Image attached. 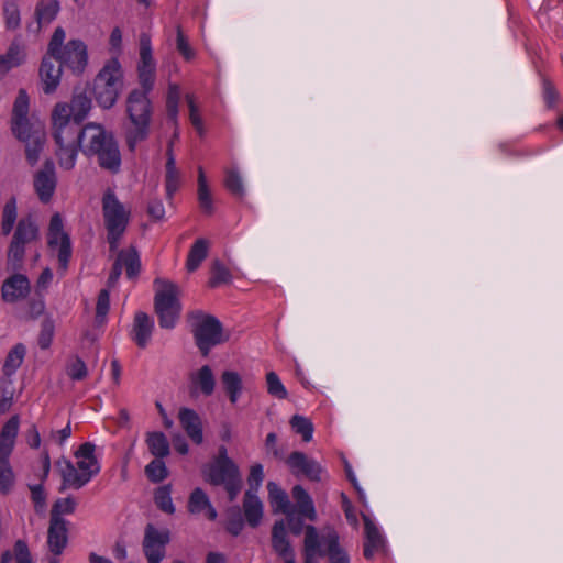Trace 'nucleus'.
I'll use <instances>...</instances> for the list:
<instances>
[{
    "label": "nucleus",
    "instance_id": "f257e3e1",
    "mask_svg": "<svg viewBox=\"0 0 563 563\" xmlns=\"http://www.w3.org/2000/svg\"><path fill=\"white\" fill-rule=\"evenodd\" d=\"M81 152L87 156H96L101 168L118 173L121 167V153L112 134L101 124L88 123L81 128Z\"/></svg>",
    "mask_w": 563,
    "mask_h": 563
},
{
    "label": "nucleus",
    "instance_id": "f03ea898",
    "mask_svg": "<svg viewBox=\"0 0 563 563\" xmlns=\"http://www.w3.org/2000/svg\"><path fill=\"white\" fill-rule=\"evenodd\" d=\"M319 556H325L328 563H351L350 554L340 544L335 529L324 527L318 531L314 526L308 525L303 539V563H316Z\"/></svg>",
    "mask_w": 563,
    "mask_h": 563
},
{
    "label": "nucleus",
    "instance_id": "7ed1b4c3",
    "mask_svg": "<svg viewBox=\"0 0 563 563\" xmlns=\"http://www.w3.org/2000/svg\"><path fill=\"white\" fill-rule=\"evenodd\" d=\"M103 225L111 252L118 250L131 221V208L124 205L113 189L107 188L101 198Z\"/></svg>",
    "mask_w": 563,
    "mask_h": 563
},
{
    "label": "nucleus",
    "instance_id": "20e7f679",
    "mask_svg": "<svg viewBox=\"0 0 563 563\" xmlns=\"http://www.w3.org/2000/svg\"><path fill=\"white\" fill-rule=\"evenodd\" d=\"M147 91L133 89L126 97V114L132 126L126 131V143L134 151L140 142L147 139L152 119V102Z\"/></svg>",
    "mask_w": 563,
    "mask_h": 563
},
{
    "label": "nucleus",
    "instance_id": "39448f33",
    "mask_svg": "<svg viewBox=\"0 0 563 563\" xmlns=\"http://www.w3.org/2000/svg\"><path fill=\"white\" fill-rule=\"evenodd\" d=\"M124 74L117 57L108 60L93 79L92 95L99 107L111 109L123 89Z\"/></svg>",
    "mask_w": 563,
    "mask_h": 563
},
{
    "label": "nucleus",
    "instance_id": "423d86ee",
    "mask_svg": "<svg viewBox=\"0 0 563 563\" xmlns=\"http://www.w3.org/2000/svg\"><path fill=\"white\" fill-rule=\"evenodd\" d=\"M154 307L158 317V324L163 329L175 328L180 316L179 288L168 280H155Z\"/></svg>",
    "mask_w": 563,
    "mask_h": 563
},
{
    "label": "nucleus",
    "instance_id": "0eeeda50",
    "mask_svg": "<svg viewBox=\"0 0 563 563\" xmlns=\"http://www.w3.org/2000/svg\"><path fill=\"white\" fill-rule=\"evenodd\" d=\"M196 344L203 356L222 342V325L220 321L201 310H194L187 316Z\"/></svg>",
    "mask_w": 563,
    "mask_h": 563
},
{
    "label": "nucleus",
    "instance_id": "6e6552de",
    "mask_svg": "<svg viewBox=\"0 0 563 563\" xmlns=\"http://www.w3.org/2000/svg\"><path fill=\"white\" fill-rule=\"evenodd\" d=\"M40 238V229L32 216L19 220L7 252V264L13 271L22 268L26 247Z\"/></svg>",
    "mask_w": 563,
    "mask_h": 563
},
{
    "label": "nucleus",
    "instance_id": "1a4fd4ad",
    "mask_svg": "<svg viewBox=\"0 0 563 563\" xmlns=\"http://www.w3.org/2000/svg\"><path fill=\"white\" fill-rule=\"evenodd\" d=\"M53 136L56 145H80V124L70 119L68 103H57L52 112Z\"/></svg>",
    "mask_w": 563,
    "mask_h": 563
},
{
    "label": "nucleus",
    "instance_id": "9d476101",
    "mask_svg": "<svg viewBox=\"0 0 563 563\" xmlns=\"http://www.w3.org/2000/svg\"><path fill=\"white\" fill-rule=\"evenodd\" d=\"M206 479L212 485H223L230 501L241 489V476L232 460H213L203 471Z\"/></svg>",
    "mask_w": 563,
    "mask_h": 563
},
{
    "label": "nucleus",
    "instance_id": "9b49d317",
    "mask_svg": "<svg viewBox=\"0 0 563 563\" xmlns=\"http://www.w3.org/2000/svg\"><path fill=\"white\" fill-rule=\"evenodd\" d=\"M63 487L80 488L99 473L98 460H59Z\"/></svg>",
    "mask_w": 563,
    "mask_h": 563
},
{
    "label": "nucleus",
    "instance_id": "f8f14e48",
    "mask_svg": "<svg viewBox=\"0 0 563 563\" xmlns=\"http://www.w3.org/2000/svg\"><path fill=\"white\" fill-rule=\"evenodd\" d=\"M47 244L49 249L57 251L59 267L66 269L71 257V243L69 235L64 232L63 219L59 213H55L51 218Z\"/></svg>",
    "mask_w": 563,
    "mask_h": 563
},
{
    "label": "nucleus",
    "instance_id": "ddd939ff",
    "mask_svg": "<svg viewBox=\"0 0 563 563\" xmlns=\"http://www.w3.org/2000/svg\"><path fill=\"white\" fill-rule=\"evenodd\" d=\"M170 541L168 529H157L148 523L144 530L142 548L147 563H161L166 555V547Z\"/></svg>",
    "mask_w": 563,
    "mask_h": 563
},
{
    "label": "nucleus",
    "instance_id": "4468645a",
    "mask_svg": "<svg viewBox=\"0 0 563 563\" xmlns=\"http://www.w3.org/2000/svg\"><path fill=\"white\" fill-rule=\"evenodd\" d=\"M54 59L56 63L69 67L74 73L80 74L88 62L87 47L82 41L71 40L57 56H54Z\"/></svg>",
    "mask_w": 563,
    "mask_h": 563
},
{
    "label": "nucleus",
    "instance_id": "2eb2a0df",
    "mask_svg": "<svg viewBox=\"0 0 563 563\" xmlns=\"http://www.w3.org/2000/svg\"><path fill=\"white\" fill-rule=\"evenodd\" d=\"M33 186L41 202L48 203L52 200L57 186L55 164L53 161H45L43 167L35 173Z\"/></svg>",
    "mask_w": 563,
    "mask_h": 563
},
{
    "label": "nucleus",
    "instance_id": "dca6fc26",
    "mask_svg": "<svg viewBox=\"0 0 563 563\" xmlns=\"http://www.w3.org/2000/svg\"><path fill=\"white\" fill-rule=\"evenodd\" d=\"M31 291L29 278L23 274H13L8 277L1 287V296L5 302H16L25 299Z\"/></svg>",
    "mask_w": 563,
    "mask_h": 563
},
{
    "label": "nucleus",
    "instance_id": "f3484780",
    "mask_svg": "<svg viewBox=\"0 0 563 563\" xmlns=\"http://www.w3.org/2000/svg\"><path fill=\"white\" fill-rule=\"evenodd\" d=\"M365 542H364V556L368 560L377 553L386 551V539L377 528V526L366 516L363 515Z\"/></svg>",
    "mask_w": 563,
    "mask_h": 563
},
{
    "label": "nucleus",
    "instance_id": "a211bd4d",
    "mask_svg": "<svg viewBox=\"0 0 563 563\" xmlns=\"http://www.w3.org/2000/svg\"><path fill=\"white\" fill-rule=\"evenodd\" d=\"M68 541V521L51 518L47 532L49 551L55 555L62 554Z\"/></svg>",
    "mask_w": 563,
    "mask_h": 563
},
{
    "label": "nucleus",
    "instance_id": "6ab92c4d",
    "mask_svg": "<svg viewBox=\"0 0 563 563\" xmlns=\"http://www.w3.org/2000/svg\"><path fill=\"white\" fill-rule=\"evenodd\" d=\"M272 547L285 560V563H296L294 550L287 538L284 520L276 521L272 529Z\"/></svg>",
    "mask_w": 563,
    "mask_h": 563
},
{
    "label": "nucleus",
    "instance_id": "aec40b11",
    "mask_svg": "<svg viewBox=\"0 0 563 563\" xmlns=\"http://www.w3.org/2000/svg\"><path fill=\"white\" fill-rule=\"evenodd\" d=\"M53 59V56L46 55L40 67L43 91L46 95L53 93L57 89L62 76V64H55Z\"/></svg>",
    "mask_w": 563,
    "mask_h": 563
},
{
    "label": "nucleus",
    "instance_id": "412c9836",
    "mask_svg": "<svg viewBox=\"0 0 563 563\" xmlns=\"http://www.w3.org/2000/svg\"><path fill=\"white\" fill-rule=\"evenodd\" d=\"M181 428L186 431L190 440L200 444L203 440L202 422L198 413L189 408H181L178 413Z\"/></svg>",
    "mask_w": 563,
    "mask_h": 563
},
{
    "label": "nucleus",
    "instance_id": "4be33fe9",
    "mask_svg": "<svg viewBox=\"0 0 563 563\" xmlns=\"http://www.w3.org/2000/svg\"><path fill=\"white\" fill-rule=\"evenodd\" d=\"M187 507L191 515L205 512L206 517L211 521L216 520L218 517V512L210 503L208 495L199 487L191 492Z\"/></svg>",
    "mask_w": 563,
    "mask_h": 563
},
{
    "label": "nucleus",
    "instance_id": "5701e85b",
    "mask_svg": "<svg viewBox=\"0 0 563 563\" xmlns=\"http://www.w3.org/2000/svg\"><path fill=\"white\" fill-rule=\"evenodd\" d=\"M190 384L192 393H201L205 396H211L216 387V378L209 365H203L198 371L190 374Z\"/></svg>",
    "mask_w": 563,
    "mask_h": 563
},
{
    "label": "nucleus",
    "instance_id": "b1692460",
    "mask_svg": "<svg viewBox=\"0 0 563 563\" xmlns=\"http://www.w3.org/2000/svg\"><path fill=\"white\" fill-rule=\"evenodd\" d=\"M292 473L313 482H321L325 475L324 470L316 460H287Z\"/></svg>",
    "mask_w": 563,
    "mask_h": 563
},
{
    "label": "nucleus",
    "instance_id": "393cba45",
    "mask_svg": "<svg viewBox=\"0 0 563 563\" xmlns=\"http://www.w3.org/2000/svg\"><path fill=\"white\" fill-rule=\"evenodd\" d=\"M292 498L295 499V512H297L299 516L309 519L310 521L317 520V511L313 504L312 498L310 495L306 492V489L300 486L296 485L294 486L291 490Z\"/></svg>",
    "mask_w": 563,
    "mask_h": 563
},
{
    "label": "nucleus",
    "instance_id": "a878e982",
    "mask_svg": "<svg viewBox=\"0 0 563 563\" xmlns=\"http://www.w3.org/2000/svg\"><path fill=\"white\" fill-rule=\"evenodd\" d=\"M153 320L145 312H137L134 317L132 338L139 347L144 349L152 335Z\"/></svg>",
    "mask_w": 563,
    "mask_h": 563
},
{
    "label": "nucleus",
    "instance_id": "bb28decb",
    "mask_svg": "<svg viewBox=\"0 0 563 563\" xmlns=\"http://www.w3.org/2000/svg\"><path fill=\"white\" fill-rule=\"evenodd\" d=\"M25 59L24 46L14 40L5 54L0 55V77L4 76L10 69L20 66Z\"/></svg>",
    "mask_w": 563,
    "mask_h": 563
},
{
    "label": "nucleus",
    "instance_id": "cd10ccee",
    "mask_svg": "<svg viewBox=\"0 0 563 563\" xmlns=\"http://www.w3.org/2000/svg\"><path fill=\"white\" fill-rule=\"evenodd\" d=\"M243 510L247 523L257 527L263 517V504L253 489H249L243 499Z\"/></svg>",
    "mask_w": 563,
    "mask_h": 563
},
{
    "label": "nucleus",
    "instance_id": "c85d7f7f",
    "mask_svg": "<svg viewBox=\"0 0 563 563\" xmlns=\"http://www.w3.org/2000/svg\"><path fill=\"white\" fill-rule=\"evenodd\" d=\"M19 432V418L11 417L0 432V457H8L15 444Z\"/></svg>",
    "mask_w": 563,
    "mask_h": 563
},
{
    "label": "nucleus",
    "instance_id": "c756f323",
    "mask_svg": "<svg viewBox=\"0 0 563 563\" xmlns=\"http://www.w3.org/2000/svg\"><path fill=\"white\" fill-rule=\"evenodd\" d=\"M269 503L275 514H288L294 508L288 495L276 483L267 484Z\"/></svg>",
    "mask_w": 563,
    "mask_h": 563
},
{
    "label": "nucleus",
    "instance_id": "7c9ffc66",
    "mask_svg": "<svg viewBox=\"0 0 563 563\" xmlns=\"http://www.w3.org/2000/svg\"><path fill=\"white\" fill-rule=\"evenodd\" d=\"M35 563L29 545L23 540H16L13 550H7L1 554L0 563Z\"/></svg>",
    "mask_w": 563,
    "mask_h": 563
},
{
    "label": "nucleus",
    "instance_id": "2f4dec72",
    "mask_svg": "<svg viewBox=\"0 0 563 563\" xmlns=\"http://www.w3.org/2000/svg\"><path fill=\"white\" fill-rule=\"evenodd\" d=\"M68 107L70 119L76 121L77 124H81L91 109V99L85 92L75 93Z\"/></svg>",
    "mask_w": 563,
    "mask_h": 563
},
{
    "label": "nucleus",
    "instance_id": "473e14b6",
    "mask_svg": "<svg viewBox=\"0 0 563 563\" xmlns=\"http://www.w3.org/2000/svg\"><path fill=\"white\" fill-rule=\"evenodd\" d=\"M198 202L203 213L208 216L213 213V199L202 167L198 168Z\"/></svg>",
    "mask_w": 563,
    "mask_h": 563
},
{
    "label": "nucleus",
    "instance_id": "72a5a7b5",
    "mask_svg": "<svg viewBox=\"0 0 563 563\" xmlns=\"http://www.w3.org/2000/svg\"><path fill=\"white\" fill-rule=\"evenodd\" d=\"M179 184H180V176L176 168V162H175V157L172 152V145H169L168 152H167L166 177H165L166 195L169 199L178 190Z\"/></svg>",
    "mask_w": 563,
    "mask_h": 563
},
{
    "label": "nucleus",
    "instance_id": "f704fd0d",
    "mask_svg": "<svg viewBox=\"0 0 563 563\" xmlns=\"http://www.w3.org/2000/svg\"><path fill=\"white\" fill-rule=\"evenodd\" d=\"M221 384L232 404H235L242 393V378L238 372L224 371L221 374Z\"/></svg>",
    "mask_w": 563,
    "mask_h": 563
},
{
    "label": "nucleus",
    "instance_id": "c9c22d12",
    "mask_svg": "<svg viewBox=\"0 0 563 563\" xmlns=\"http://www.w3.org/2000/svg\"><path fill=\"white\" fill-rule=\"evenodd\" d=\"M117 260L125 267L128 278H134L141 269L140 255L134 247L122 250L119 252Z\"/></svg>",
    "mask_w": 563,
    "mask_h": 563
},
{
    "label": "nucleus",
    "instance_id": "e433bc0d",
    "mask_svg": "<svg viewBox=\"0 0 563 563\" xmlns=\"http://www.w3.org/2000/svg\"><path fill=\"white\" fill-rule=\"evenodd\" d=\"M150 453L154 457H167L169 454V443L163 432H148L145 440Z\"/></svg>",
    "mask_w": 563,
    "mask_h": 563
},
{
    "label": "nucleus",
    "instance_id": "4c0bfd02",
    "mask_svg": "<svg viewBox=\"0 0 563 563\" xmlns=\"http://www.w3.org/2000/svg\"><path fill=\"white\" fill-rule=\"evenodd\" d=\"M208 246V241L206 239H198L191 245L186 263L187 269L189 272L196 271L202 261L207 257Z\"/></svg>",
    "mask_w": 563,
    "mask_h": 563
},
{
    "label": "nucleus",
    "instance_id": "58836bf2",
    "mask_svg": "<svg viewBox=\"0 0 563 563\" xmlns=\"http://www.w3.org/2000/svg\"><path fill=\"white\" fill-rule=\"evenodd\" d=\"M25 352V346L21 343L16 344L13 346V349L10 350L2 367L3 374L5 376H11L16 372V369L23 363Z\"/></svg>",
    "mask_w": 563,
    "mask_h": 563
},
{
    "label": "nucleus",
    "instance_id": "ea45409f",
    "mask_svg": "<svg viewBox=\"0 0 563 563\" xmlns=\"http://www.w3.org/2000/svg\"><path fill=\"white\" fill-rule=\"evenodd\" d=\"M79 148L80 145H57L56 156L60 168L70 170L75 167Z\"/></svg>",
    "mask_w": 563,
    "mask_h": 563
},
{
    "label": "nucleus",
    "instance_id": "a19ab883",
    "mask_svg": "<svg viewBox=\"0 0 563 563\" xmlns=\"http://www.w3.org/2000/svg\"><path fill=\"white\" fill-rule=\"evenodd\" d=\"M18 217L16 199L10 198L2 210L1 216V232L3 235H9L14 227Z\"/></svg>",
    "mask_w": 563,
    "mask_h": 563
},
{
    "label": "nucleus",
    "instance_id": "79ce46f5",
    "mask_svg": "<svg viewBox=\"0 0 563 563\" xmlns=\"http://www.w3.org/2000/svg\"><path fill=\"white\" fill-rule=\"evenodd\" d=\"M59 11L57 0H42L36 7V19L38 24L51 23Z\"/></svg>",
    "mask_w": 563,
    "mask_h": 563
},
{
    "label": "nucleus",
    "instance_id": "37998d69",
    "mask_svg": "<svg viewBox=\"0 0 563 563\" xmlns=\"http://www.w3.org/2000/svg\"><path fill=\"white\" fill-rule=\"evenodd\" d=\"M154 501L162 511L169 515L175 512V506L172 499V486L169 484L156 488L154 493Z\"/></svg>",
    "mask_w": 563,
    "mask_h": 563
},
{
    "label": "nucleus",
    "instance_id": "c03bdc74",
    "mask_svg": "<svg viewBox=\"0 0 563 563\" xmlns=\"http://www.w3.org/2000/svg\"><path fill=\"white\" fill-rule=\"evenodd\" d=\"M224 186L235 197L242 198L245 195L242 177L234 168L225 170Z\"/></svg>",
    "mask_w": 563,
    "mask_h": 563
},
{
    "label": "nucleus",
    "instance_id": "a18cd8bd",
    "mask_svg": "<svg viewBox=\"0 0 563 563\" xmlns=\"http://www.w3.org/2000/svg\"><path fill=\"white\" fill-rule=\"evenodd\" d=\"M3 16L5 27L8 30H16L20 27L21 16L20 9L15 1L5 0L3 3Z\"/></svg>",
    "mask_w": 563,
    "mask_h": 563
},
{
    "label": "nucleus",
    "instance_id": "49530a36",
    "mask_svg": "<svg viewBox=\"0 0 563 563\" xmlns=\"http://www.w3.org/2000/svg\"><path fill=\"white\" fill-rule=\"evenodd\" d=\"M231 273L224 264L220 261H216L211 267V277L209 279V286L216 288L222 284L231 282Z\"/></svg>",
    "mask_w": 563,
    "mask_h": 563
},
{
    "label": "nucleus",
    "instance_id": "de8ad7c7",
    "mask_svg": "<svg viewBox=\"0 0 563 563\" xmlns=\"http://www.w3.org/2000/svg\"><path fill=\"white\" fill-rule=\"evenodd\" d=\"M145 474L152 483L164 481L168 475L164 460H152L145 467Z\"/></svg>",
    "mask_w": 563,
    "mask_h": 563
},
{
    "label": "nucleus",
    "instance_id": "09e8293b",
    "mask_svg": "<svg viewBox=\"0 0 563 563\" xmlns=\"http://www.w3.org/2000/svg\"><path fill=\"white\" fill-rule=\"evenodd\" d=\"M290 424L292 430L302 437L303 441H310L313 434V426L312 422L302 417V416H294L290 420Z\"/></svg>",
    "mask_w": 563,
    "mask_h": 563
},
{
    "label": "nucleus",
    "instance_id": "8fccbe9b",
    "mask_svg": "<svg viewBox=\"0 0 563 563\" xmlns=\"http://www.w3.org/2000/svg\"><path fill=\"white\" fill-rule=\"evenodd\" d=\"M76 509V500L71 497L58 498L51 510V518L64 519L63 515H70Z\"/></svg>",
    "mask_w": 563,
    "mask_h": 563
},
{
    "label": "nucleus",
    "instance_id": "3c124183",
    "mask_svg": "<svg viewBox=\"0 0 563 563\" xmlns=\"http://www.w3.org/2000/svg\"><path fill=\"white\" fill-rule=\"evenodd\" d=\"M137 76L141 90L151 92L155 82L156 65L137 66Z\"/></svg>",
    "mask_w": 563,
    "mask_h": 563
},
{
    "label": "nucleus",
    "instance_id": "603ef678",
    "mask_svg": "<svg viewBox=\"0 0 563 563\" xmlns=\"http://www.w3.org/2000/svg\"><path fill=\"white\" fill-rule=\"evenodd\" d=\"M267 391L277 399H285L288 395L284 384L275 372L266 374Z\"/></svg>",
    "mask_w": 563,
    "mask_h": 563
},
{
    "label": "nucleus",
    "instance_id": "864d4df0",
    "mask_svg": "<svg viewBox=\"0 0 563 563\" xmlns=\"http://www.w3.org/2000/svg\"><path fill=\"white\" fill-rule=\"evenodd\" d=\"M186 101L189 108V120L192 126L196 129L199 135H203L205 126L202 118L199 113V108L195 101L194 95L187 93Z\"/></svg>",
    "mask_w": 563,
    "mask_h": 563
},
{
    "label": "nucleus",
    "instance_id": "5fc2aeb1",
    "mask_svg": "<svg viewBox=\"0 0 563 563\" xmlns=\"http://www.w3.org/2000/svg\"><path fill=\"white\" fill-rule=\"evenodd\" d=\"M110 310V292L108 289H101L96 305V321L99 324H102L106 319L107 314Z\"/></svg>",
    "mask_w": 563,
    "mask_h": 563
},
{
    "label": "nucleus",
    "instance_id": "6e6d98bb",
    "mask_svg": "<svg viewBox=\"0 0 563 563\" xmlns=\"http://www.w3.org/2000/svg\"><path fill=\"white\" fill-rule=\"evenodd\" d=\"M14 484V474L9 460H0V490L5 494Z\"/></svg>",
    "mask_w": 563,
    "mask_h": 563
},
{
    "label": "nucleus",
    "instance_id": "4d7b16f0",
    "mask_svg": "<svg viewBox=\"0 0 563 563\" xmlns=\"http://www.w3.org/2000/svg\"><path fill=\"white\" fill-rule=\"evenodd\" d=\"M66 373L73 380H82L87 377L88 369L80 357H75L67 364Z\"/></svg>",
    "mask_w": 563,
    "mask_h": 563
},
{
    "label": "nucleus",
    "instance_id": "13d9d810",
    "mask_svg": "<svg viewBox=\"0 0 563 563\" xmlns=\"http://www.w3.org/2000/svg\"><path fill=\"white\" fill-rule=\"evenodd\" d=\"M11 129L13 134L21 141L30 140V123L27 117H12Z\"/></svg>",
    "mask_w": 563,
    "mask_h": 563
},
{
    "label": "nucleus",
    "instance_id": "bf43d9fd",
    "mask_svg": "<svg viewBox=\"0 0 563 563\" xmlns=\"http://www.w3.org/2000/svg\"><path fill=\"white\" fill-rule=\"evenodd\" d=\"M156 65L152 56L150 37L143 34L140 38V62L137 66Z\"/></svg>",
    "mask_w": 563,
    "mask_h": 563
},
{
    "label": "nucleus",
    "instance_id": "052dcab7",
    "mask_svg": "<svg viewBox=\"0 0 563 563\" xmlns=\"http://www.w3.org/2000/svg\"><path fill=\"white\" fill-rule=\"evenodd\" d=\"M31 499L34 503L35 510L37 512L43 511L46 506V494L44 492L42 483L30 484Z\"/></svg>",
    "mask_w": 563,
    "mask_h": 563
},
{
    "label": "nucleus",
    "instance_id": "680f3d73",
    "mask_svg": "<svg viewBox=\"0 0 563 563\" xmlns=\"http://www.w3.org/2000/svg\"><path fill=\"white\" fill-rule=\"evenodd\" d=\"M176 47L179 54H181L186 60H191L196 55L194 48L190 46L180 27H177Z\"/></svg>",
    "mask_w": 563,
    "mask_h": 563
},
{
    "label": "nucleus",
    "instance_id": "e2e57ef3",
    "mask_svg": "<svg viewBox=\"0 0 563 563\" xmlns=\"http://www.w3.org/2000/svg\"><path fill=\"white\" fill-rule=\"evenodd\" d=\"M29 113V97L24 90H20L13 104L12 117H27Z\"/></svg>",
    "mask_w": 563,
    "mask_h": 563
},
{
    "label": "nucleus",
    "instance_id": "0e129e2a",
    "mask_svg": "<svg viewBox=\"0 0 563 563\" xmlns=\"http://www.w3.org/2000/svg\"><path fill=\"white\" fill-rule=\"evenodd\" d=\"M65 31L62 29V27H57L53 35H52V38L49 41V44H48V51H47V55H51V56H57V54L63 51L62 48V45L65 41Z\"/></svg>",
    "mask_w": 563,
    "mask_h": 563
},
{
    "label": "nucleus",
    "instance_id": "69168bd1",
    "mask_svg": "<svg viewBox=\"0 0 563 563\" xmlns=\"http://www.w3.org/2000/svg\"><path fill=\"white\" fill-rule=\"evenodd\" d=\"M295 508L288 511V514H284L287 519V523L292 534L299 536L302 531L306 532V527L303 526V517H295Z\"/></svg>",
    "mask_w": 563,
    "mask_h": 563
},
{
    "label": "nucleus",
    "instance_id": "338daca9",
    "mask_svg": "<svg viewBox=\"0 0 563 563\" xmlns=\"http://www.w3.org/2000/svg\"><path fill=\"white\" fill-rule=\"evenodd\" d=\"M345 474L350 483L353 485L354 489L357 493L358 500L363 504V506H367L366 495L363 488L360 486L357 478L352 470V466L345 460Z\"/></svg>",
    "mask_w": 563,
    "mask_h": 563
},
{
    "label": "nucleus",
    "instance_id": "774afa93",
    "mask_svg": "<svg viewBox=\"0 0 563 563\" xmlns=\"http://www.w3.org/2000/svg\"><path fill=\"white\" fill-rule=\"evenodd\" d=\"M26 142V158L31 165H34L38 161L43 143L38 137Z\"/></svg>",
    "mask_w": 563,
    "mask_h": 563
}]
</instances>
